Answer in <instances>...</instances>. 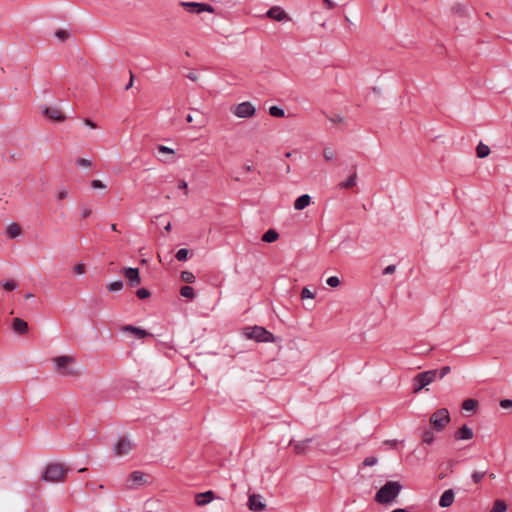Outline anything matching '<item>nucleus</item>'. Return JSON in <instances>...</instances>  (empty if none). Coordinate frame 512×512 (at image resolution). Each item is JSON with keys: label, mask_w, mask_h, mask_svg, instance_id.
<instances>
[{"label": "nucleus", "mask_w": 512, "mask_h": 512, "mask_svg": "<svg viewBox=\"0 0 512 512\" xmlns=\"http://www.w3.org/2000/svg\"><path fill=\"white\" fill-rule=\"evenodd\" d=\"M69 471L70 468L63 463L50 462L45 466L41 479L50 483L64 482Z\"/></svg>", "instance_id": "f257e3e1"}, {"label": "nucleus", "mask_w": 512, "mask_h": 512, "mask_svg": "<svg viewBox=\"0 0 512 512\" xmlns=\"http://www.w3.org/2000/svg\"><path fill=\"white\" fill-rule=\"evenodd\" d=\"M402 490L398 481H387L375 494V501L379 504H389L395 500Z\"/></svg>", "instance_id": "f03ea898"}, {"label": "nucleus", "mask_w": 512, "mask_h": 512, "mask_svg": "<svg viewBox=\"0 0 512 512\" xmlns=\"http://www.w3.org/2000/svg\"><path fill=\"white\" fill-rule=\"evenodd\" d=\"M74 361H75L74 357L68 356V355L57 356V357L53 358L55 368L62 376H69V377L80 376V371L74 367H71V364H73Z\"/></svg>", "instance_id": "7ed1b4c3"}, {"label": "nucleus", "mask_w": 512, "mask_h": 512, "mask_svg": "<svg viewBox=\"0 0 512 512\" xmlns=\"http://www.w3.org/2000/svg\"><path fill=\"white\" fill-rule=\"evenodd\" d=\"M450 420L451 418L448 409L440 408L436 410L434 413H432L429 419V423L432 430L436 432H442L446 428Z\"/></svg>", "instance_id": "20e7f679"}, {"label": "nucleus", "mask_w": 512, "mask_h": 512, "mask_svg": "<svg viewBox=\"0 0 512 512\" xmlns=\"http://www.w3.org/2000/svg\"><path fill=\"white\" fill-rule=\"evenodd\" d=\"M437 378L436 370H427L421 373H418L413 378V392L418 393L420 390H422L427 385L434 382Z\"/></svg>", "instance_id": "39448f33"}, {"label": "nucleus", "mask_w": 512, "mask_h": 512, "mask_svg": "<svg viewBox=\"0 0 512 512\" xmlns=\"http://www.w3.org/2000/svg\"><path fill=\"white\" fill-rule=\"evenodd\" d=\"M180 6L184 8V10L191 14H201L202 12L214 13L215 9L212 5L207 3H199V2H180Z\"/></svg>", "instance_id": "423d86ee"}, {"label": "nucleus", "mask_w": 512, "mask_h": 512, "mask_svg": "<svg viewBox=\"0 0 512 512\" xmlns=\"http://www.w3.org/2000/svg\"><path fill=\"white\" fill-rule=\"evenodd\" d=\"M262 342H271L274 343V351L273 354L276 355L280 349L281 339L275 337L270 331L266 330L264 327L258 326V343Z\"/></svg>", "instance_id": "0eeeda50"}, {"label": "nucleus", "mask_w": 512, "mask_h": 512, "mask_svg": "<svg viewBox=\"0 0 512 512\" xmlns=\"http://www.w3.org/2000/svg\"><path fill=\"white\" fill-rule=\"evenodd\" d=\"M231 112L239 118H248L255 114L256 108L250 102H242L238 105L232 106Z\"/></svg>", "instance_id": "6e6552de"}, {"label": "nucleus", "mask_w": 512, "mask_h": 512, "mask_svg": "<svg viewBox=\"0 0 512 512\" xmlns=\"http://www.w3.org/2000/svg\"><path fill=\"white\" fill-rule=\"evenodd\" d=\"M133 448H134V444L131 442V440L126 436H122L118 439V441L114 445V448H113L114 455L115 456L127 455Z\"/></svg>", "instance_id": "1a4fd4ad"}, {"label": "nucleus", "mask_w": 512, "mask_h": 512, "mask_svg": "<svg viewBox=\"0 0 512 512\" xmlns=\"http://www.w3.org/2000/svg\"><path fill=\"white\" fill-rule=\"evenodd\" d=\"M258 17H267L278 22L290 20L288 14L280 6H273L264 15H258Z\"/></svg>", "instance_id": "9d476101"}, {"label": "nucleus", "mask_w": 512, "mask_h": 512, "mask_svg": "<svg viewBox=\"0 0 512 512\" xmlns=\"http://www.w3.org/2000/svg\"><path fill=\"white\" fill-rule=\"evenodd\" d=\"M122 274L128 280L129 285L131 287L138 286L141 283V278H140L138 268H131V267L124 268L122 270Z\"/></svg>", "instance_id": "9b49d317"}, {"label": "nucleus", "mask_w": 512, "mask_h": 512, "mask_svg": "<svg viewBox=\"0 0 512 512\" xmlns=\"http://www.w3.org/2000/svg\"><path fill=\"white\" fill-rule=\"evenodd\" d=\"M42 113L45 118L51 121L63 122L66 119L61 110L56 107H44Z\"/></svg>", "instance_id": "f8f14e48"}, {"label": "nucleus", "mask_w": 512, "mask_h": 512, "mask_svg": "<svg viewBox=\"0 0 512 512\" xmlns=\"http://www.w3.org/2000/svg\"><path fill=\"white\" fill-rule=\"evenodd\" d=\"M313 442V438H307L305 440H302V441H298V442H295L293 443L292 441L289 443L290 446H292V449L293 451L298 454V455H302V454H305L309 448H310V444Z\"/></svg>", "instance_id": "ddd939ff"}, {"label": "nucleus", "mask_w": 512, "mask_h": 512, "mask_svg": "<svg viewBox=\"0 0 512 512\" xmlns=\"http://www.w3.org/2000/svg\"><path fill=\"white\" fill-rule=\"evenodd\" d=\"M144 473L141 471H134L129 475L128 478V487L134 488L135 486H139L145 483Z\"/></svg>", "instance_id": "4468645a"}, {"label": "nucleus", "mask_w": 512, "mask_h": 512, "mask_svg": "<svg viewBox=\"0 0 512 512\" xmlns=\"http://www.w3.org/2000/svg\"><path fill=\"white\" fill-rule=\"evenodd\" d=\"M473 431L466 424H463L454 434L456 440H470L473 438Z\"/></svg>", "instance_id": "2eb2a0df"}, {"label": "nucleus", "mask_w": 512, "mask_h": 512, "mask_svg": "<svg viewBox=\"0 0 512 512\" xmlns=\"http://www.w3.org/2000/svg\"><path fill=\"white\" fill-rule=\"evenodd\" d=\"M454 491L452 489L445 490L439 500V506L443 508L450 507L454 502Z\"/></svg>", "instance_id": "dca6fc26"}, {"label": "nucleus", "mask_w": 512, "mask_h": 512, "mask_svg": "<svg viewBox=\"0 0 512 512\" xmlns=\"http://www.w3.org/2000/svg\"><path fill=\"white\" fill-rule=\"evenodd\" d=\"M215 495L213 491H206L203 493H197L195 495V503L198 506H204L210 503L214 499Z\"/></svg>", "instance_id": "f3484780"}, {"label": "nucleus", "mask_w": 512, "mask_h": 512, "mask_svg": "<svg viewBox=\"0 0 512 512\" xmlns=\"http://www.w3.org/2000/svg\"><path fill=\"white\" fill-rule=\"evenodd\" d=\"M12 329L19 335H24L28 332V324L21 318H14L12 321Z\"/></svg>", "instance_id": "a211bd4d"}, {"label": "nucleus", "mask_w": 512, "mask_h": 512, "mask_svg": "<svg viewBox=\"0 0 512 512\" xmlns=\"http://www.w3.org/2000/svg\"><path fill=\"white\" fill-rule=\"evenodd\" d=\"M122 330L124 332H131V333H133L139 339L145 338L147 336H151V334L149 332H147L146 330L141 329L139 327H135L133 325H125L122 328Z\"/></svg>", "instance_id": "6ab92c4d"}, {"label": "nucleus", "mask_w": 512, "mask_h": 512, "mask_svg": "<svg viewBox=\"0 0 512 512\" xmlns=\"http://www.w3.org/2000/svg\"><path fill=\"white\" fill-rule=\"evenodd\" d=\"M157 150L159 153L167 155V157L160 159L162 162H164V163L174 162L175 151L173 149L166 147L164 145H158Z\"/></svg>", "instance_id": "aec40b11"}, {"label": "nucleus", "mask_w": 512, "mask_h": 512, "mask_svg": "<svg viewBox=\"0 0 512 512\" xmlns=\"http://www.w3.org/2000/svg\"><path fill=\"white\" fill-rule=\"evenodd\" d=\"M311 202V197L308 194L299 196L294 202L295 210L305 209Z\"/></svg>", "instance_id": "412c9836"}, {"label": "nucleus", "mask_w": 512, "mask_h": 512, "mask_svg": "<svg viewBox=\"0 0 512 512\" xmlns=\"http://www.w3.org/2000/svg\"><path fill=\"white\" fill-rule=\"evenodd\" d=\"M279 239V233L275 229L267 230L263 235L261 240L266 243H273Z\"/></svg>", "instance_id": "4be33fe9"}, {"label": "nucleus", "mask_w": 512, "mask_h": 512, "mask_svg": "<svg viewBox=\"0 0 512 512\" xmlns=\"http://www.w3.org/2000/svg\"><path fill=\"white\" fill-rule=\"evenodd\" d=\"M357 173L353 172L346 181L339 183L341 189H350L356 185Z\"/></svg>", "instance_id": "5701e85b"}, {"label": "nucleus", "mask_w": 512, "mask_h": 512, "mask_svg": "<svg viewBox=\"0 0 512 512\" xmlns=\"http://www.w3.org/2000/svg\"><path fill=\"white\" fill-rule=\"evenodd\" d=\"M490 154V148L486 144L479 142L476 147V155L478 158L483 159Z\"/></svg>", "instance_id": "b1692460"}, {"label": "nucleus", "mask_w": 512, "mask_h": 512, "mask_svg": "<svg viewBox=\"0 0 512 512\" xmlns=\"http://www.w3.org/2000/svg\"><path fill=\"white\" fill-rule=\"evenodd\" d=\"M180 295L189 300H193L196 296L194 289L191 286H182L180 289Z\"/></svg>", "instance_id": "393cba45"}, {"label": "nucleus", "mask_w": 512, "mask_h": 512, "mask_svg": "<svg viewBox=\"0 0 512 512\" xmlns=\"http://www.w3.org/2000/svg\"><path fill=\"white\" fill-rule=\"evenodd\" d=\"M478 406V401L472 398L466 399L462 402V409L465 411H474Z\"/></svg>", "instance_id": "a878e982"}, {"label": "nucleus", "mask_w": 512, "mask_h": 512, "mask_svg": "<svg viewBox=\"0 0 512 512\" xmlns=\"http://www.w3.org/2000/svg\"><path fill=\"white\" fill-rule=\"evenodd\" d=\"M7 233L9 237L16 238L21 234V228L17 223H11L7 227Z\"/></svg>", "instance_id": "bb28decb"}, {"label": "nucleus", "mask_w": 512, "mask_h": 512, "mask_svg": "<svg viewBox=\"0 0 512 512\" xmlns=\"http://www.w3.org/2000/svg\"><path fill=\"white\" fill-rule=\"evenodd\" d=\"M507 504L504 500L497 499L494 502L493 508L490 512H506L507 511Z\"/></svg>", "instance_id": "cd10ccee"}, {"label": "nucleus", "mask_w": 512, "mask_h": 512, "mask_svg": "<svg viewBox=\"0 0 512 512\" xmlns=\"http://www.w3.org/2000/svg\"><path fill=\"white\" fill-rule=\"evenodd\" d=\"M269 115L275 118H282L285 116V111L276 105L269 108Z\"/></svg>", "instance_id": "c85d7f7f"}, {"label": "nucleus", "mask_w": 512, "mask_h": 512, "mask_svg": "<svg viewBox=\"0 0 512 512\" xmlns=\"http://www.w3.org/2000/svg\"><path fill=\"white\" fill-rule=\"evenodd\" d=\"M434 441V434H433V431L432 429H426L423 433H422V443L424 444H432Z\"/></svg>", "instance_id": "c756f323"}, {"label": "nucleus", "mask_w": 512, "mask_h": 512, "mask_svg": "<svg viewBox=\"0 0 512 512\" xmlns=\"http://www.w3.org/2000/svg\"><path fill=\"white\" fill-rule=\"evenodd\" d=\"M123 285H124V283L122 280H117V281L109 283L107 285V289L109 292H116V291H120L123 288Z\"/></svg>", "instance_id": "7c9ffc66"}, {"label": "nucleus", "mask_w": 512, "mask_h": 512, "mask_svg": "<svg viewBox=\"0 0 512 512\" xmlns=\"http://www.w3.org/2000/svg\"><path fill=\"white\" fill-rule=\"evenodd\" d=\"M486 474H487L486 469L482 470V471H474L471 475V478L475 484H478L483 480V478L485 477Z\"/></svg>", "instance_id": "2f4dec72"}, {"label": "nucleus", "mask_w": 512, "mask_h": 512, "mask_svg": "<svg viewBox=\"0 0 512 512\" xmlns=\"http://www.w3.org/2000/svg\"><path fill=\"white\" fill-rule=\"evenodd\" d=\"M243 334L247 339H256V326H249L244 328Z\"/></svg>", "instance_id": "473e14b6"}, {"label": "nucleus", "mask_w": 512, "mask_h": 512, "mask_svg": "<svg viewBox=\"0 0 512 512\" xmlns=\"http://www.w3.org/2000/svg\"><path fill=\"white\" fill-rule=\"evenodd\" d=\"M189 250L186 248H181L177 251L175 257L178 261H186L188 259Z\"/></svg>", "instance_id": "72a5a7b5"}, {"label": "nucleus", "mask_w": 512, "mask_h": 512, "mask_svg": "<svg viewBox=\"0 0 512 512\" xmlns=\"http://www.w3.org/2000/svg\"><path fill=\"white\" fill-rule=\"evenodd\" d=\"M181 279L186 283H193L195 281V276L190 271H183L181 273Z\"/></svg>", "instance_id": "f704fd0d"}, {"label": "nucleus", "mask_w": 512, "mask_h": 512, "mask_svg": "<svg viewBox=\"0 0 512 512\" xmlns=\"http://www.w3.org/2000/svg\"><path fill=\"white\" fill-rule=\"evenodd\" d=\"M436 370V373H437V378L439 379H442L444 378L447 374L450 373L451 371V367L450 366H443L441 367L439 370L438 369H435Z\"/></svg>", "instance_id": "c9c22d12"}, {"label": "nucleus", "mask_w": 512, "mask_h": 512, "mask_svg": "<svg viewBox=\"0 0 512 512\" xmlns=\"http://www.w3.org/2000/svg\"><path fill=\"white\" fill-rule=\"evenodd\" d=\"M151 293L148 289L146 288H139L137 291H136V296L139 298V299H146L148 297H150Z\"/></svg>", "instance_id": "e433bc0d"}, {"label": "nucleus", "mask_w": 512, "mask_h": 512, "mask_svg": "<svg viewBox=\"0 0 512 512\" xmlns=\"http://www.w3.org/2000/svg\"><path fill=\"white\" fill-rule=\"evenodd\" d=\"M248 507L251 511H256V493L249 494Z\"/></svg>", "instance_id": "4c0bfd02"}, {"label": "nucleus", "mask_w": 512, "mask_h": 512, "mask_svg": "<svg viewBox=\"0 0 512 512\" xmlns=\"http://www.w3.org/2000/svg\"><path fill=\"white\" fill-rule=\"evenodd\" d=\"M2 287L7 291H13L17 288V283L15 281H3Z\"/></svg>", "instance_id": "58836bf2"}, {"label": "nucleus", "mask_w": 512, "mask_h": 512, "mask_svg": "<svg viewBox=\"0 0 512 512\" xmlns=\"http://www.w3.org/2000/svg\"><path fill=\"white\" fill-rule=\"evenodd\" d=\"M452 11L459 16H465L466 13L465 7L461 4L454 5Z\"/></svg>", "instance_id": "ea45409f"}, {"label": "nucleus", "mask_w": 512, "mask_h": 512, "mask_svg": "<svg viewBox=\"0 0 512 512\" xmlns=\"http://www.w3.org/2000/svg\"><path fill=\"white\" fill-rule=\"evenodd\" d=\"M323 157L326 161H330L335 157V152L330 148H325L323 150Z\"/></svg>", "instance_id": "a19ab883"}, {"label": "nucleus", "mask_w": 512, "mask_h": 512, "mask_svg": "<svg viewBox=\"0 0 512 512\" xmlns=\"http://www.w3.org/2000/svg\"><path fill=\"white\" fill-rule=\"evenodd\" d=\"M326 283L330 287H337L340 285V279L337 276H331L326 280Z\"/></svg>", "instance_id": "79ce46f5"}, {"label": "nucleus", "mask_w": 512, "mask_h": 512, "mask_svg": "<svg viewBox=\"0 0 512 512\" xmlns=\"http://www.w3.org/2000/svg\"><path fill=\"white\" fill-rule=\"evenodd\" d=\"M378 462V459L377 457H374V456H370V457H366L362 463L363 466H374L376 465Z\"/></svg>", "instance_id": "37998d69"}, {"label": "nucleus", "mask_w": 512, "mask_h": 512, "mask_svg": "<svg viewBox=\"0 0 512 512\" xmlns=\"http://www.w3.org/2000/svg\"><path fill=\"white\" fill-rule=\"evenodd\" d=\"M55 36H56L58 39H60V40H62V41H65L66 39H68V37L70 36V34H69L67 31L63 30V29H59V30H57V31L55 32Z\"/></svg>", "instance_id": "c03bdc74"}, {"label": "nucleus", "mask_w": 512, "mask_h": 512, "mask_svg": "<svg viewBox=\"0 0 512 512\" xmlns=\"http://www.w3.org/2000/svg\"><path fill=\"white\" fill-rule=\"evenodd\" d=\"M73 271L75 274L81 275L85 273L86 267L83 263H78L77 265L74 266Z\"/></svg>", "instance_id": "a18cd8bd"}, {"label": "nucleus", "mask_w": 512, "mask_h": 512, "mask_svg": "<svg viewBox=\"0 0 512 512\" xmlns=\"http://www.w3.org/2000/svg\"><path fill=\"white\" fill-rule=\"evenodd\" d=\"M315 297V294L313 292H311L308 288H303L302 291H301V298L305 299V298H314Z\"/></svg>", "instance_id": "49530a36"}, {"label": "nucleus", "mask_w": 512, "mask_h": 512, "mask_svg": "<svg viewBox=\"0 0 512 512\" xmlns=\"http://www.w3.org/2000/svg\"><path fill=\"white\" fill-rule=\"evenodd\" d=\"M76 164L80 167H90L91 166V161L90 160H87V159H84V158H78L76 160Z\"/></svg>", "instance_id": "de8ad7c7"}, {"label": "nucleus", "mask_w": 512, "mask_h": 512, "mask_svg": "<svg viewBox=\"0 0 512 512\" xmlns=\"http://www.w3.org/2000/svg\"><path fill=\"white\" fill-rule=\"evenodd\" d=\"M500 407L503 409L512 408V400L510 399H502L500 400Z\"/></svg>", "instance_id": "09e8293b"}, {"label": "nucleus", "mask_w": 512, "mask_h": 512, "mask_svg": "<svg viewBox=\"0 0 512 512\" xmlns=\"http://www.w3.org/2000/svg\"><path fill=\"white\" fill-rule=\"evenodd\" d=\"M91 187H92L93 189H104L106 186H105V185L103 184V182H102V181H100V180H93V181L91 182Z\"/></svg>", "instance_id": "8fccbe9b"}, {"label": "nucleus", "mask_w": 512, "mask_h": 512, "mask_svg": "<svg viewBox=\"0 0 512 512\" xmlns=\"http://www.w3.org/2000/svg\"><path fill=\"white\" fill-rule=\"evenodd\" d=\"M396 270V266L395 265H388L384 270H383V274L384 275H387V274H392L394 273Z\"/></svg>", "instance_id": "3c124183"}, {"label": "nucleus", "mask_w": 512, "mask_h": 512, "mask_svg": "<svg viewBox=\"0 0 512 512\" xmlns=\"http://www.w3.org/2000/svg\"><path fill=\"white\" fill-rule=\"evenodd\" d=\"M178 188L184 190L185 194H187V192H188V184H187L186 181L180 180L179 183H178Z\"/></svg>", "instance_id": "603ef678"}, {"label": "nucleus", "mask_w": 512, "mask_h": 512, "mask_svg": "<svg viewBox=\"0 0 512 512\" xmlns=\"http://www.w3.org/2000/svg\"><path fill=\"white\" fill-rule=\"evenodd\" d=\"M68 196V192L66 190H62L58 193L57 198L58 200H63Z\"/></svg>", "instance_id": "864d4df0"}, {"label": "nucleus", "mask_w": 512, "mask_h": 512, "mask_svg": "<svg viewBox=\"0 0 512 512\" xmlns=\"http://www.w3.org/2000/svg\"><path fill=\"white\" fill-rule=\"evenodd\" d=\"M186 77L191 81H196L198 79V75L195 72H189Z\"/></svg>", "instance_id": "5fc2aeb1"}, {"label": "nucleus", "mask_w": 512, "mask_h": 512, "mask_svg": "<svg viewBox=\"0 0 512 512\" xmlns=\"http://www.w3.org/2000/svg\"><path fill=\"white\" fill-rule=\"evenodd\" d=\"M91 213H92V210H91V209H89V208H84V209L82 210V217H83V218H87V217H89V216L91 215Z\"/></svg>", "instance_id": "6e6d98bb"}, {"label": "nucleus", "mask_w": 512, "mask_h": 512, "mask_svg": "<svg viewBox=\"0 0 512 512\" xmlns=\"http://www.w3.org/2000/svg\"><path fill=\"white\" fill-rule=\"evenodd\" d=\"M323 2L328 9H333L335 7V3L332 2V0H323Z\"/></svg>", "instance_id": "4d7b16f0"}, {"label": "nucleus", "mask_w": 512, "mask_h": 512, "mask_svg": "<svg viewBox=\"0 0 512 512\" xmlns=\"http://www.w3.org/2000/svg\"><path fill=\"white\" fill-rule=\"evenodd\" d=\"M84 123H85L87 126H89V127L93 128V129H95V128L97 127V125H96L92 120H90V119H88V118H86V119L84 120Z\"/></svg>", "instance_id": "13d9d810"}, {"label": "nucleus", "mask_w": 512, "mask_h": 512, "mask_svg": "<svg viewBox=\"0 0 512 512\" xmlns=\"http://www.w3.org/2000/svg\"><path fill=\"white\" fill-rule=\"evenodd\" d=\"M260 495L258 494V512L263 511L266 508V505L259 500Z\"/></svg>", "instance_id": "bf43d9fd"}, {"label": "nucleus", "mask_w": 512, "mask_h": 512, "mask_svg": "<svg viewBox=\"0 0 512 512\" xmlns=\"http://www.w3.org/2000/svg\"><path fill=\"white\" fill-rule=\"evenodd\" d=\"M329 120L333 123H341L343 121V118L341 116H336V117H333V118H329Z\"/></svg>", "instance_id": "052dcab7"}, {"label": "nucleus", "mask_w": 512, "mask_h": 512, "mask_svg": "<svg viewBox=\"0 0 512 512\" xmlns=\"http://www.w3.org/2000/svg\"><path fill=\"white\" fill-rule=\"evenodd\" d=\"M384 444L389 445L390 447L394 448L397 445V441L396 440H386L384 442Z\"/></svg>", "instance_id": "680f3d73"}, {"label": "nucleus", "mask_w": 512, "mask_h": 512, "mask_svg": "<svg viewBox=\"0 0 512 512\" xmlns=\"http://www.w3.org/2000/svg\"><path fill=\"white\" fill-rule=\"evenodd\" d=\"M133 80H134V76H133L132 72H130V81H129V83H127V85L125 87L126 90H128V89H130L132 87Z\"/></svg>", "instance_id": "e2e57ef3"}, {"label": "nucleus", "mask_w": 512, "mask_h": 512, "mask_svg": "<svg viewBox=\"0 0 512 512\" xmlns=\"http://www.w3.org/2000/svg\"><path fill=\"white\" fill-rule=\"evenodd\" d=\"M392 512H408V511L403 508H397V509L393 510Z\"/></svg>", "instance_id": "0e129e2a"}, {"label": "nucleus", "mask_w": 512, "mask_h": 512, "mask_svg": "<svg viewBox=\"0 0 512 512\" xmlns=\"http://www.w3.org/2000/svg\"><path fill=\"white\" fill-rule=\"evenodd\" d=\"M186 121H187L188 123H192V122H193V117H192L191 115H188V116L186 117Z\"/></svg>", "instance_id": "69168bd1"}, {"label": "nucleus", "mask_w": 512, "mask_h": 512, "mask_svg": "<svg viewBox=\"0 0 512 512\" xmlns=\"http://www.w3.org/2000/svg\"><path fill=\"white\" fill-rule=\"evenodd\" d=\"M164 229H165L166 231H170V230H171V223L169 222V223L164 227Z\"/></svg>", "instance_id": "338daca9"}, {"label": "nucleus", "mask_w": 512, "mask_h": 512, "mask_svg": "<svg viewBox=\"0 0 512 512\" xmlns=\"http://www.w3.org/2000/svg\"><path fill=\"white\" fill-rule=\"evenodd\" d=\"M32 297H33V294H32V293H27V294L25 295V298H26V299H29V298H32Z\"/></svg>", "instance_id": "774afa93"}]
</instances>
